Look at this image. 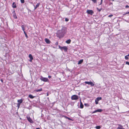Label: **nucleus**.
I'll use <instances>...</instances> for the list:
<instances>
[{
    "label": "nucleus",
    "mask_w": 129,
    "mask_h": 129,
    "mask_svg": "<svg viewBox=\"0 0 129 129\" xmlns=\"http://www.w3.org/2000/svg\"><path fill=\"white\" fill-rule=\"evenodd\" d=\"M49 95V94L48 93H47V96H48Z\"/></svg>",
    "instance_id": "41"
},
{
    "label": "nucleus",
    "mask_w": 129,
    "mask_h": 129,
    "mask_svg": "<svg viewBox=\"0 0 129 129\" xmlns=\"http://www.w3.org/2000/svg\"><path fill=\"white\" fill-rule=\"evenodd\" d=\"M102 1H103V0H101V2L100 4V5H101L102 4Z\"/></svg>",
    "instance_id": "40"
},
{
    "label": "nucleus",
    "mask_w": 129,
    "mask_h": 129,
    "mask_svg": "<svg viewBox=\"0 0 129 129\" xmlns=\"http://www.w3.org/2000/svg\"><path fill=\"white\" fill-rule=\"evenodd\" d=\"M27 120L31 123L33 122V121L29 117L27 116L26 117Z\"/></svg>",
    "instance_id": "9"
},
{
    "label": "nucleus",
    "mask_w": 129,
    "mask_h": 129,
    "mask_svg": "<svg viewBox=\"0 0 129 129\" xmlns=\"http://www.w3.org/2000/svg\"><path fill=\"white\" fill-rule=\"evenodd\" d=\"M29 97L30 99H33L35 97V96H33L32 95L30 94L28 96Z\"/></svg>",
    "instance_id": "16"
},
{
    "label": "nucleus",
    "mask_w": 129,
    "mask_h": 129,
    "mask_svg": "<svg viewBox=\"0 0 129 129\" xmlns=\"http://www.w3.org/2000/svg\"><path fill=\"white\" fill-rule=\"evenodd\" d=\"M12 7L13 8H16V5L14 3H13L12 4Z\"/></svg>",
    "instance_id": "19"
},
{
    "label": "nucleus",
    "mask_w": 129,
    "mask_h": 129,
    "mask_svg": "<svg viewBox=\"0 0 129 129\" xmlns=\"http://www.w3.org/2000/svg\"><path fill=\"white\" fill-rule=\"evenodd\" d=\"M94 3H96V0H91Z\"/></svg>",
    "instance_id": "29"
},
{
    "label": "nucleus",
    "mask_w": 129,
    "mask_h": 129,
    "mask_svg": "<svg viewBox=\"0 0 129 129\" xmlns=\"http://www.w3.org/2000/svg\"><path fill=\"white\" fill-rule=\"evenodd\" d=\"M13 15L14 18L15 19H17V16H16V15L15 13V11H14V12L13 13Z\"/></svg>",
    "instance_id": "13"
},
{
    "label": "nucleus",
    "mask_w": 129,
    "mask_h": 129,
    "mask_svg": "<svg viewBox=\"0 0 129 129\" xmlns=\"http://www.w3.org/2000/svg\"><path fill=\"white\" fill-rule=\"evenodd\" d=\"M128 56H129V54L127 55Z\"/></svg>",
    "instance_id": "44"
},
{
    "label": "nucleus",
    "mask_w": 129,
    "mask_h": 129,
    "mask_svg": "<svg viewBox=\"0 0 129 129\" xmlns=\"http://www.w3.org/2000/svg\"><path fill=\"white\" fill-rule=\"evenodd\" d=\"M119 126L117 127V129H125L124 128H123L122 126L119 125Z\"/></svg>",
    "instance_id": "11"
},
{
    "label": "nucleus",
    "mask_w": 129,
    "mask_h": 129,
    "mask_svg": "<svg viewBox=\"0 0 129 129\" xmlns=\"http://www.w3.org/2000/svg\"><path fill=\"white\" fill-rule=\"evenodd\" d=\"M21 27L22 28V30L23 31V32L24 31H25V28H24V25H22L21 26Z\"/></svg>",
    "instance_id": "20"
},
{
    "label": "nucleus",
    "mask_w": 129,
    "mask_h": 129,
    "mask_svg": "<svg viewBox=\"0 0 129 129\" xmlns=\"http://www.w3.org/2000/svg\"><path fill=\"white\" fill-rule=\"evenodd\" d=\"M127 14H129V11L128 12H126L125 13L123 14V15H124Z\"/></svg>",
    "instance_id": "26"
},
{
    "label": "nucleus",
    "mask_w": 129,
    "mask_h": 129,
    "mask_svg": "<svg viewBox=\"0 0 129 129\" xmlns=\"http://www.w3.org/2000/svg\"><path fill=\"white\" fill-rule=\"evenodd\" d=\"M128 56L127 55L126 56H125V59H128Z\"/></svg>",
    "instance_id": "25"
},
{
    "label": "nucleus",
    "mask_w": 129,
    "mask_h": 129,
    "mask_svg": "<svg viewBox=\"0 0 129 129\" xmlns=\"http://www.w3.org/2000/svg\"><path fill=\"white\" fill-rule=\"evenodd\" d=\"M24 33L25 35V37H26V38H28V36H27L26 34V32H25V31H24Z\"/></svg>",
    "instance_id": "24"
},
{
    "label": "nucleus",
    "mask_w": 129,
    "mask_h": 129,
    "mask_svg": "<svg viewBox=\"0 0 129 129\" xmlns=\"http://www.w3.org/2000/svg\"><path fill=\"white\" fill-rule=\"evenodd\" d=\"M20 105V104L19 103H18L17 105V106L18 108H19Z\"/></svg>",
    "instance_id": "30"
},
{
    "label": "nucleus",
    "mask_w": 129,
    "mask_h": 129,
    "mask_svg": "<svg viewBox=\"0 0 129 129\" xmlns=\"http://www.w3.org/2000/svg\"><path fill=\"white\" fill-rule=\"evenodd\" d=\"M1 81L2 82H3V80L2 79L1 80Z\"/></svg>",
    "instance_id": "42"
},
{
    "label": "nucleus",
    "mask_w": 129,
    "mask_h": 129,
    "mask_svg": "<svg viewBox=\"0 0 129 129\" xmlns=\"http://www.w3.org/2000/svg\"><path fill=\"white\" fill-rule=\"evenodd\" d=\"M78 99V97L76 95H73L71 97V99L72 100H76Z\"/></svg>",
    "instance_id": "4"
},
{
    "label": "nucleus",
    "mask_w": 129,
    "mask_h": 129,
    "mask_svg": "<svg viewBox=\"0 0 129 129\" xmlns=\"http://www.w3.org/2000/svg\"><path fill=\"white\" fill-rule=\"evenodd\" d=\"M58 42H57L55 43V45L57 46L58 45Z\"/></svg>",
    "instance_id": "35"
},
{
    "label": "nucleus",
    "mask_w": 129,
    "mask_h": 129,
    "mask_svg": "<svg viewBox=\"0 0 129 129\" xmlns=\"http://www.w3.org/2000/svg\"><path fill=\"white\" fill-rule=\"evenodd\" d=\"M96 9H97V10L98 11H99V12L101 10H102V9H99L98 8H96Z\"/></svg>",
    "instance_id": "27"
},
{
    "label": "nucleus",
    "mask_w": 129,
    "mask_h": 129,
    "mask_svg": "<svg viewBox=\"0 0 129 129\" xmlns=\"http://www.w3.org/2000/svg\"><path fill=\"white\" fill-rule=\"evenodd\" d=\"M67 32V28L65 27H62L61 30H59L57 31V35L58 36L59 38L63 37L65 34Z\"/></svg>",
    "instance_id": "1"
},
{
    "label": "nucleus",
    "mask_w": 129,
    "mask_h": 129,
    "mask_svg": "<svg viewBox=\"0 0 129 129\" xmlns=\"http://www.w3.org/2000/svg\"><path fill=\"white\" fill-rule=\"evenodd\" d=\"M86 12L88 14L92 15L93 13V12L92 10H87L86 11Z\"/></svg>",
    "instance_id": "6"
},
{
    "label": "nucleus",
    "mask_w": 129,
    "mask_h": 129,
    "mask_svg": "<svg viewBox=\"0 0 129 129\" xmlns=\"http://www.w3.org/2000/svg\"><path fill=\"white\" fill-rule=\"evenodd\" d=\"M96 111H97V112H101L102 111H103V110L101 109H99L96 110Z\"/></svg>",
    "instance_id": "21"
},
{
    "label": "nucleus",
    "mask_w": 129,
    "mask_h": 129,
    "mask_svg": "<svg viewBox=\"0 0 129 129\" xmlns=\"http://www.w3.org/2000/svg\"><path fill=\"white\" fill-rule=\"evenodd\" d=\"M63 116V117H64L65 118H66V119H67V117H67V116Z\"/></svg>",
    "instance_id": "38"
},
{
    "label": "nucleus",
    "mask_w": 129,
    "mask_h": 129,
    "mask_svg": "<svg viewBox=\"0 0 129 129\" xmlns=\"http://www.w3.org/2000/svg\"><path fill=\"white\" fill-rule=\"evenodd\" d=\"M83 61V59H81L78 62V64H81V63H82Z\"/></svg>",
    "instance_id": "17"
},
{
    "label": "nucleus",
    "mask_w": 129,
    "mask_h": 129,
    "mask_svg": "<svg viewBox=\"0 0 129 129\" xmlns=\"http://www.w3.org/2000/svg\"><path fill=\"white\" fill-rule=\"evenodd\" d=\"M29 57L30 59V60H29V61L31 62L32 60L33 59V57L32 56L31 54H29Z\"/></svg>",
    "instance_id": "8"
},
{
    "label": "nucleus",
    "mask_w": 129,
    "mask_h": 129,
    "mask_svg": "<svg viewBox=\"0 0 129 129\" xmlns=\"http://www.w3.org/2000/svg\"><path fill=\"white\" fill-rule=\"evenodd\" d=\"M85 83L86 84H90L91 86H93L94 85V84L91 82L85 81Z\"/></svg>",
    "instance_id": "7"
},
{
    "label": "nucleus",
    "mask_w": 129,
    "mask_h": 129,
    "mask_svg": "<svg viewBox=\"0 0 129 129\" xmlns=\"http://www.w3.org/2000/svg\"><path fill=\"white\" fill-rule=\"evenodd\" d=\"M18 103H19L20 104L21 103H22L23 102V100L22 99L19 100L17 101Z\"/></svg>",
    "instance_id": "14"
},
{
    "label": "nucleus",
    "mask_w": 129,
    "mask_h": 129,
    "mask_svg": "<svg viewBox=\"0 0 129 129\" xmlns=\"http://www.w3.org/2000/svg\"><path fill=\"white\" fill-rule=\"evenodd\" d=\"M48 77L49 78H51V76H49Z\"/></svg>",
    "instance_id": "39"
},
{
    "label": "nucleus",
    "mask_w": 129,
    "mask_h": 129,
    "mask_svg": "<svg viewBox=\"0 0 129 129\" xmlns=\"http://www.w3.org/2000/svg\"><path fill=\"white\" fill-rule=\"evenodd\" d=\"M125 63L126 64H127V65H129V62L126 61V62Z\"/></svg>",
    "instance_id": "31"
},
{
    "label": "nucleus",
    "mask_w": 129,
    "mask_h": 129,
    "mask_svg": "<svg viewBox=\"0 0 129 129\" xmlns=\"http://www.w3.org/2000/svg\"><path fill=\"white\" fill-rule=\"evenodd\" d=\"M128 7H129V6H128V5H126V6H125V8H128Z\"/></svg>",
    "instance_id": "36"
},
{
    "label": "nucleus",
    "mask_w": 129,
    "mask_h": 129,
    "mask_svg": "<svg viewBox=\"0 0 129 129\" xmlns=\"http://www.w3.org/2000/svg\"><path fill=\"white\" fill-rule=\"evenodd\" d=\"M65 21H69V19L68 18H66L65 19Z\"/></svg>",
    "instance_id": "34"
},
{
    "label": "nucleus",
    "mask_w": 129,
    "mask_h": 129,
    "mask_svg": "<svg viewBox=\"0 0 129 129\" xmlns=\"http://www.w3.org/2000/svg\"><path fill=\"white\" fill-rule=\"evenodd\" d=\"M40 79L42 81L45 82H48L49 81L48 79L47 78H45L41 76L40 78Z\"/></svg>",
    "instance_id": "3"
},
{
    "label": "nucleus",
    "mask_w": 129,
    "mask_h": 129,
    "mask_svg": "<svg viewBox=\"0 0 129 129\" xmlns=\"http://www.w3.org/2000/svg\"><path fill=\"white\" fill-rule=\"evenodd\" d=\"M97 112V111H96V110H95L94 111H93L92 112V113H95Z\"/></svg>",
    "instance_id": "32"
},
{
    "label": "nucleus",
    "mask_w": 129,
    "mask_h": 129,
    "mask_svg": "<svg viewBox=\"0 0 129 129\" xmlns=\"http://www.w3.org/2000/svg\"><path fill=\"white\" fill-rule=\"evenodd\" d=\"M67 119H68L69 120H72V119H71V118H69V117H67Z\"/></svg>",
    "instance_id": "37"
},
{
    "label": "nucleus",
    "mask_w": 129,
    "mask_h": 129,
    "mask_svg": "<svg viewBox=\"0 0 129 129\" xmlns=\"http://www.w3.org/2000/svg\"><path fill=\"white\" fill-rule=\"evenodd\" d=\"M71 42V40L70 39H69L66 41V42L67 44H69Z\"/></svg>",
    "instance_id": "18"
},
{
    "label": "nucleus",
    "mask_w": 129,
    "mask_h": 129,
    "mask_svg": "<svg viewBox=\"0 0 129 129\" xmlns=\"http://www.w3.org/2000/svg\"><path fill=\"white\" fill-rule=\"evenodd\" d=\"M45 40L46 42L48 44H50V40L47 38L45 39Z\"/></svg>",
    "instance_id": "10"
},
{
    "label": "nucleus",
    "mask_w": 129,
    "mask_h": 129,
    "mask_svg": "<svg viewBox=\"0 0 129 129\" xmlns=\"http://www.w3.org/2000/svg\"><path fill=\"white\" fill-rule=\"evenodd\" d=\"M113 16V15H110L108 16V17H110L112 16Z\"/></svg>",
    "instance_id": "33"
},
{
    "label": "nucleus",
    "mask_w": 129,
    "mask_h": 129,
    "mask_svg": "<svg viewBox=\"0 0 129 129\" xmlns=\"http://www.w3.org/2000/svg\"><path fill=\"white\" fill-rule=\"evenodd\" d=\"M102 98L101 97H98L95 100V102L96 104H98V102L100 100H101Z\"/></svg>",
    "instance_id": "5"
},
{
    "label": "nucleus",
    "mask_w": 129,
    "mask_h": 129,
    "mask_svg": "<svg viewBox=\"0 0 129 129\" xmlns=\"http://www.w3.org/2000/svg\"><path fill=\"white\" fill-rule=\"evenodd\" d=\"M80 108L82 109L83 108V105L81 102V100H80Z\"/></svg>",
    "instance_id": "12"
},
{
    "label": "nucleus",
    "mask_w": 129,
    "mask_h": 129,
    "mask_svg": "<svg viewBox=\"0 0 129 129\" xmlns=\"http://www.w3.org/2000/svg\"><path fill=\"white\" fill-rule=\"evenodd\" d=\"M40 5V3H38L36 6L35 7L34 9H36L37 7H38Z\"/></svg>",
    "instance_id": "15"
},
{
    "label": "nucleus",
    "mask_w": 129,
    "mask_h": 129,
    "mask_svg": "<svg viewBox=\"0 0 129 129\" xmlns=\"http://www.w3.org/2000/svg\"><path fill=\"white\" fill-rule=\"evenodd\" d=\"M95 127L96 129H99L101 128V127L100 126H96Z\"/></svg>",
    "instance_id": "23"
},
{
    "label": "nucleus",
    "mask_w": 129,
    "mask_h": 129,
    "mask_svg": "<svg viewBox=\"0 0 129 129\" xmlns=\"http://www.w3.org/2000/svg\"><path fill=\"white\" fill-rule=\"evenodd\" d=\"M36 129H40V128H36Z\"/></svg>",
    "instance_id": "43"
},
{
    "label": "nucleus",
    "mask_w": 129,
    "mask_h": 129,
    "mask_svg": "<svg viewBox=\"0 0 129 129\" xmlns=\"http://www.w3.org/2000/svg\"><path fill=\"white\" fill-rule=\"evenodd\" d=\"M58 47H59V48H60L62 51L63 50H64V51L65 52H66L68 50L67 48L65 46L63 47H61L59 45L58 46Z\"/></svg>",
    "instance_id": "2"
},
{
    "label": "nucleus",
    "mask_w": 129,
    "mask_h": 129,
    "mask_svg": "<svg viewBox=\"0 0 129 129\" xmlns=\"http://www.w3.org/2000/svg\"><path fill=\"white\" fill-rule=\"evenodd\" d=\"M20 1L22 3H23L24 2V0H20Z\"/></svg>",
    "instance_id": "28"
},
{
    "label": "nucleus",
    "mask_w": 129,
    "mask_h": 129,
    "mask_svg": "<svg viewBox=\"0 0 129 129\" xmlns=\"http://www.w3.org/2000/svg\"><path fill=\"white\" fill-rule=\"evenodd\" d=\"M42 88H41V89H37L36 90V91L37 92H39V91H40L42 90Z\"/></svg>",
    "instance_id": "22"
}]
</instances>
